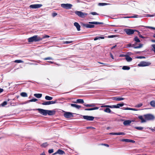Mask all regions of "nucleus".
<instances>
[{"mask_svg": "<svg viewBox=\"0 0 155 155\" xmlns=\"http://www.w3.org/2000/svg\"><path fill=\"white\" fill-rule=\"evenodd\" d=\"M48 145V144H47V143L46 142L45 143H44L43 144H42L41 145V146L42 147H47Z\"/></svg>", "mask_w": 155, "mask_h": 155, "instance_id": "nucleus-36", "label": "nucleus"}, {"mask_svg": "<svg viewBox=\"0 0 155 155\" xmlns=\"http://www.w3.org/2000/svg\"><path fill=\"white\" fill-rule=\"evenodd\" d=\"M53 98V97H45V99L48 100H51Z\"/></svg>", "mask_w": 155, "mask_h": 155, "instance_id": "nucleus-52", "label": "nucleus"}, {"mask_svg": "<svg viewBox=\"0 0 155 155\" xmlns=\"http://www.w3.org/2000/svg\"><path fill=\"white\" fill-rule=\"evenodd\" d=\"M116 47H117V45H114V46H113L111 48V50H112V49H114V48H116Z\"/></svg>", "mask_w": 155, "mask_h": 155, "instance_id": "nucleus-59", "label": "nucleus"}, {"mask_svg": "<svg viewBox=\"0 0 155 155\" xmlns=\"http://www.w3.org/2000/svg\"><path fill=\"white\" fill-rule=\"evenodd\" d=\"M130 68V67L126 66H124L122 68V69L124 70H129Z\"/></svg>", "mask_w": 155, "mask_h": 155, "instance_id": "nucleus-31", "label": "nucleus"}, {"mask_svg": "<svg viewBox=\"0 0 155 155\" xmlns=\"http://www.w3.org/2000/svg\"><path fill=\"white\" fill-rule=\"evenodd\" d=\"M137 44V43L136 42L134 44H132V47H133L134 48L137 49L140 48L143 46V44H139L138 46H136Z\"/></svg>", "mask_w": 155, "mask_h": 155, "instance_id": "nucleus-13", "label": "nucleus"}, {"mask_svg": "<svg viewBox=\"0 0 155 155\" xmlns=\"http://www.w3.org/2000/svg\"><path fill=\"white\" fill-rule=\"evenodd\" d=\"M150 105L153 107H155V101H152L150 102Z\"/></svg>", "mask_w": 155, "mask_h": 155, "instance_id": "nucleus-25", "label": "nucleus"}, {"mask_svg": "<svg viewBox=\"0 0 155 155\" xmlns=\"http://www.w3.org/2000/svg\"><path fill=\"white\" fill-rule=\"evenodd\" d=\"M136 31L138 32V35L141 38H144V37L140 34V32L139 31Z\"/></svg>", "mask_w": 155, "mask_h": 155, "instance_id": "nucleus-39", "label": "nucleus"}, {"mask_svg": "<svg viewBox=\"0 0 155 155\" xmlns=\"http://www.w3.org/2000/svg\"><path fill=\"white\" fill-rule=\"evenodd\" d=\"M123 109H124V110H132V108H129V107H126V108L123 107Z\"/></svg>", "mask_w": 155, "mask_h": 155, "instance_id": "nucleus-46", "label": "nucleus"}, {"mask_svg": "<svg viewBox=\"0 0 155 155\" xmlns=\"http://www.w3.org/2000/svg\"><path fill=\"white\" fill-rule=\"evenodd\" d=\"M144 116L146 120H153L155 118L154 116L153 115L150 114L144 115Z\"/></svg>", "mask_w": 155, "mask_h": 155, "instance_id": "nucleus-3", "label": "nucleus"}, {"mask_svg": "<svg viewBox=\"0 0 155 155\" xmlns=\"http://www.w3.org/2000/svg\"><path fill=\"white\" fill-rule=\"evenodd\" d=\"M72 102L76 103L83 104L84 103V101L83 99H78L76 100V101H73Z\"/></svg>", "mask_w": 155, "mask_h": 155, "instance_id": "nucleus-19", "label": "nucleus"}, {"mask_svg": "<svg viewBox=\"0 0 155 155\" xmlns=\"http://www.w3.org/2000/svg\"><path fill=\"white\" fill-rule=\"evenodd\" d=\"M99 5H101L103 6L106 5V4L105 3H99Z\"/></svg>", "mask_w": 155, "mask_h": 155, "instance_id": "nucleus-60", "label": "nucleus"}, {"mask_svg": "<svg viewBox=\"0 0 155 155\" xmlns=\"http://www.w3.org/2000/svg\"><path fill=\"white\" fill-rule=\"evenodd\" d=\"M99 108V107H94L91 108H87L85 109V110H97Z\"/></svg>", "mask_w": 155, "mask_h": 155, "instance_id": "nucleus-24", "label": "nucleus"}, {"mask_svg": "<svg viewBox=\"0 0 155 155\" xmlns=\"http://www.w3.org/2000/svg\"><path fill=\"white\" fill-rule=\"evenodd\" d=\"M3 89L0 88V93L3 92Z\"/></svg>", "mask_w": 155, "mask_h": 155, "instance_id": "nucleus-63", "label": "nucleus"}, {"mask_svg": "<svg viewBox=\"0 0 155 155\" xmlns=\"http://www.w3.org/2000/svg\"><path fill=\"white\" fill-rule=\"evenodd\" d=\"M138 118L141 120V123H144L146 121V120L145 119H144L142 116H139L138 117Z\"/></svg>", "mask_w": 155, "mask_h": 155, "instance_id": "nucleus-26", "label": "nucleus"}, {"mask_svg": "<svg viewBox=\"0 0 155 155\" xmlns=\"http://www.w3.org/2000/svg\"><path fill=\"white\" fill-rule=\"evenodd\" d=\"M40 155H46L45 154V153L44 152H43L42 153L40 154Z\"/></svg>", "mask_w": 155, "mask_h": 155, "instance_id": "nucleus-64", "label": "nucleus"}, {"mask_svg": "<svg viewBox=\"0 0 155 155\" xmlns=\"http://www.w3.org/2000/svg\"><path fill=\"white\" fill-rule=\"evenodd\" d=\"M125 98L123 97H117L116 98L114 99L113 100L116 101H120L124 100Z\"/></svg>", "mask_w": 155, "mask_h": 155, "instance_id": "nucleus-28", "label": "nucleus"}, {"mask_svg": "<svg viewBox=\"0 0 155 155\" xmlns=\"http://www.w3.org/2000/svg\"><path fill=\"white\" fill-rule=\"evenodd\" d=\"M59 102L57 100H55L54 101H48L44 102L42 103V104L43 105H48L51 104H54V103H58Z\"/></svg>", "mask_w": 155, "mask_h": 155, "instance_id": "nucleus-8", "label": "nucleus"}, {"mask_svg": "<svg viewBox=\"0 0 155 155\" xmlns=\"http://www.w3.org/2000/svg\"><path fill=\"white\" fill-rule=\"evenodd\" d=\"M28 39L29 42H32L40 41L42 40V38H41L40 37L38 36V35H35L29 38Z\"/></svg>", "mask_w": 155, "mask_h": 155, "instance_id": "nucleus-2", "label": "nucleus"}, {"mask_svg": "<svg viewBox=\"0 0 155 155\" xmlns=\"http://www.w3.org/2000/svg\"><path fill=\"white\" fill-rule=\"evenodd\" d=\"M39 112L42 115L44 116L47 115V110H44L42 109L38 108L37 109Z\"/></svg>", "mask_w": 155, "mask_h": 155, "instance_id": "nucleus-10", "label": "nucleus"}, {"mask_svg": "<svg viewBox=\"0 0 155 155\" xmlns=\"http://www.w3.org/2000/svg\"><path fill=\"white\" fill-rule=\"evenodd\" d=\"M151 64V63L150 62H147L144 61H142L138 64L139 67H145L149 66Z\"/></svg>", "mask_w": 155, "mask_h": 155, "instance_id": "nucleus-6", "label": "nucleus"}, {"mask_svg": "<svg viewBox=\"0 0 155 155\" xmlns=\"http://www.w3.org/2000/svg\"><path fill=\"white\" fill-rule=\"evenodd\" d=\"M54 152V150L53 149H50L48 150V152L49 153H53Z\"/></svg>", "mask_w": 155, "mask_h": 155, "instance_id": "nucleus-47", "label": "nucleus"}, {"mask_svg": "<svg viewBox=\"0 0 155 155\" xmlns=\"http://www.w3.org/2000/svg\"><path fill=\"white\" fill-rule=\"evenodd\" d=\"M134 128L138 130H141L143 129V127H134Z\"/></svg>", "mask_w": 155, "mask_h": 155, "instance_id": "nucleus-37", "label": "nucleus"}, {"mask_svg": "<svg viewBox=\"0 0 155 155\" xmlns=\"http://www.w3.org/2000/svg\"><path fill=\"white\" fill-rule=\"evenodd\" d=\"M100 145H104V146H105L107 147H109V145L107 144H105V143H101V144H100Z\"/></svg>", "mask_w": 155, "mask_h": 155, "instance_id": "nucleus-48", "label": "nucleus"}, {"mask_svg": "<svg viewBox=\"0 0 155 155\" xmlns=\"http://www.w3.org/2000/svg\"><path fill=\"white\" fill-rule=\"evenodd\" d=\"M134 40L137 42H140V41L137 36L135 37L134 39Z\"/></svg>", "mask_w": 155, "mask_h": 155, "instance_id": "nucleus-30", "label": "nucleus"}, {"mask_svg": "<svg viewBox=\"0 0 155 155\" xmlns=\"http://www.w3.org/2000/svg\"><path fill=\"white\" fill-rule=\"evenodd\" d=\"M84 105L86 107H94L95 106V104H84Z\"/></svg>", "mask_w": 155, "mask_h": 155, "instance_id": "nucleus-22", "label": "nucleus"}, {"mask_svg": "<svg viewBox=\"0 0 155 155\" xmlns=\"http://www.w3.org/2000/svg\"><path fill=\"white\" fill-rule=\"evenodd\" d=\"M137 58H145V57L144 56H137Z\"/></svg>", "mask_w": 155, "mask_h": 155, "instance_id": "nucleus-53", "label": "nucleus"}, {"mask_svg": "<svg viewBox=\"0 0 155 155\" xmlns=\"http://www.w3.org/2000/svg\"><path fill=\"white\" fill-rule=\"evenodd\" d=\"M152 46L153 47L152 51H153L154 53H155V44H153L152 45Z\"/></svg>", "mask_w": 155, "mask_h": 155, "instance_id": "nucleus-44", "label": "nucleus"}, {"mask_svg": "<svg viewBox=\"0 0 155 155\" xmlns=\"http://www.w3.org/2000/svg\"><path fill=\"white\" fill-rule=\"evenodd\" d=\"M43 59L45 60H53V58L51 57H47V58H43Z\"/></svg>", "mask_w": 155, "mask_h": 155, "instance_id": "nucleus-41", "label": "nucleus"}, {"mask_svg": "<svg viewBox=\"0 0 155 155\" xmlns=\"http://www.w3.org/2000/svg\"><path fill=\"white\" fill-rule=\"evenodd\" d=\"M104 111L105 112L108 113H110L111 112V110H110V109L109 108H106L104 110Z\"/></svg>", "mask_w": 155, "mask_h": 155, "instance_id": "nucleus-32", "label": "nucleus"}, {"mask_svg": "<svg viewBox=\"0 0 155 155\" xmlns=\"http://www.w3.org/2000/svg\"><path fill=\"white\" fill-rule=\"evenodd\" d=\"M42 6L41 4H34L30 5L29 7L32 8H40Z\"/></svg>", "mask_w": 155, "mask_h": 155, "instance_id": "nucleus-12", "label": "nucleus"}, {"mask_svg": "<svg viewBox=\"0 0 155 155\" xmlns=\"http://www.w3.org/2000/svg\"><path fill=\"white\" fill-rule=\"evenodd\" d=\"M37 101H38V100L37 99L34 98L28 101L27 102H35Z\"/></svg>", "mask_w": 155, "mask_h": 155, "instance_id": "nucleus-35", "label": "nucleus"}, {"mask_svg": "<svg viewBox=\"0 0 155 155\" xmlns=\"http://www.w3.org/2000/svg\"><path fill=\"white\" fill-rule=\"evenodd\" d=\"M34 95L35 97H41L42 94H34Z\"/></svg>", "mask_w": 155, "mask_h": 155, "instance_id": "nucleus-33", "label": "nucleus"}, {"mask_svg": "<svg viewBox=\"0 0 155 155\" xmlns=\"http://www.w3.org/2000/svg\"><path fill=\"white\" fill-rule=\"evenodd\" d=\"M110 134L113 135H125V134L123 132H118V133H110Z\"/></svg>", "mask_w": 155, "mask_h": 155, "instance_id": "nucleus-20", "label": "nucleus"}, {"mask_svg": "<svg viewBox=\"0 0 155 155\" xmlns=\"http://www.w3.org/2000/svg\"><path fill=\"white\" fill-rule=\"evenodd\" d=\"M104 37L102 36H97L95 37L94 39V41H96L98 39H104Z\"/></svg>", "mask_w": 155, "mask_h": 155, "instance_id": "nucleus-27", "label": "nucleus"}, {"mask_svg": "<svg viewBox=\"0 0 155 155\" xmlns=\"http://www.w3.org/2000/svg\"><path fill=\"white\" fill-rule=\"evenodd\" d=\"M7 104V102L6 101H4L2 103L1 105L2 106L4 107Z\"/></svg>", "mask_w": 155, "mask_h": 155, "instance_id": "nucleus-40", "label": "nucleus"}, {"mask_svg": "<svg viewBox=\"0 0 155 155\" xmlns=\"http://www.w3.org/2000/svg\"><path fill=\"white\" fill-rule=\"evenodd\" d=\"M126 55H124V54H121L120 55V57H126Z\"/></svg>", "mask_w": 155, "mask_h": 155, "instance_id": "nucleus-58", "label": "nucleus"}, {"mask_svg": "<svg viewBox=\"0 0 155 155\" xmlns=\"http://www.w3.org/2000/svg\"><path fill=\"white\" fill-rule=\"evenodd\" d=\"M50 37L49 36L47 35H45L43 36V38H42V39L43 38H48Z\"/></svg>", "mask_w": 155, "mask_h": 155, "instance_id": "nucleus-49", "label": "nucleus"}, {"mask_svg": "<svg viewBox=\"0 0 155 155\" xmlns=\"http://www.w3.org/2000/svg\"><path fill=\"white\" fill-rule=\"evenodd\" d=\"M124 105L123 103L122 104H119L116 105H112V108H119L120 107H122Z\"/></svg>", "mask_w": 155, "mask_h": 155, "instance_id": "nucleus-16", "label": "nucleus"}, {"mask_svg": "<svg viewBox=\"0 0 155 155\" xmlns=\"http://www.w3.org/2000/svg\"><path fill=\"white\" fill-rule=\"evenodd\" d=\"M117 36V35H109L108 36V38H113L114 37H115Z\"/></svg>", "mask_w": 155, "mask_h": 155, "instance_id": "nucleus-43", "label": "nucleus"}, {"mask_svg": "<svg viewBox=\"0 0 155 155\" xmlns=\"http://www.w3.org/2000/svg\"><path fill=\"white\" fill-rule=\"evenodd\" d=\"M73 113L70 112H65L64 114V116L65 118H69L73 116Z\"/></svg>", "mask_w": 155, "mask_h": 155, "instance_id": "nucleus-9", "label": "nucleus"}, {"mask_svg": "<svg viewBox=\"0 0 155 155\" xmlns=\"http://www.w3.org/2000/svg\"><path fill=\"white\" fill-rule=\"evenodd\" d=\"M83 117L84 119L89 121H92L94 119V117L91 116H83Z\"/></svg>", "mask_w": 155, "mask_h": 155, "instance_id": "nucleus-11", "label": "nucleus"}, {"mask_svg": "<svg viewBox=\"0 0 155 155\" xmlns=\"http://www.w3.org/2000/svg\"><path fill=\"white\" fill-rule=\"evenodd\" d=\"M121 141L123 142L124 141L127 142H131L133 143H134L135 142V141L134 140L128 139H123L121 140Z\"/></svg>", "mask_w": 155, "mask_h": 155, "instance_id": "nucleus-17", "label": "nucleus"}, {"mask_svg": "<svg viewBox=\"0 0 155 155\" xmlns=\"http://www.w3.org/2000/svg\"><path fill=\"white\" fill-rule=\"evenodd\" d=\"M64 151L60 149H59L57 150V151L56 152L53 153L52 155H55L57 154H58L60 155H63V154H64Z\"/></svg>", "mask_w": 155, "mask_h": 155, "instance_id": "nucleus-14", "label": "nucleus"}, {"mask_svg": "<svg viewBox=\"0 0 155 155\" xmlns=\"http://www.w3.org/2000/svg\"><path fill=\"white\" fill-rule=\"evenodd\" d=\"M110 56L111 58H112L113 59H114V57L112 54L110 53Z\"/></svg>", "mask_w": 155, "mask_h": 155, "instance_id": "nucleus-62", "label": "nucleus"}, {"mask_svg": "<svg viewBox=\"0 0 155 155\" xmlns=\"http://www.w3.org/2000/svg\"><path fill=\"white\" fill-rule=\"evenodd\" d=\"M127 47H132V44H128L127 45Z\"/></svg>", "mask_w": 155, "mask_h": 155, "instance_id": "nucleus-56", "label": "nucleus"}, {"mask_svg": "<svg viewBox=\"0 0 155 155\" xmlns=\"http://www.w3.org/2000/svg\"><path fill=\"white\" fill-rule=\"evenodd\" d=\"M72 41H64L63 43L64 44H68L73 42Z\"/></svg>", "mask_w": 155, "mask_h": 155, "instance_id": "nucleus-38", "label": "nucleus"}, {"mask_svg": "<svg viewBox=\"0 0 155 155\" xmlns=\"http://www.w3.org/2000/svg\"><path fill=\"white\" fill-rule=\"evenodd\" d=\"M91 14L94 15H98V14L97 13L94 12H92Z\"/></svg>", "mask_w": 155, "mask_h": 155, "instance_id": "nucleus-54", "label": "nucleus"}, {"mask_svg": "<svg viewBox=\"0 0 155 155\" xmlns=\"http://www.w3.org/2000/svg\"><path fill=\"white\" fill-rule=\"evenodd\" d=\"M76 105L77 104H71V106L72 107H76Z\"/></svg>", "mask_w": 155, "mask_h": 155, "instance_id": "nucleus-57", "label": "nucleus"}, {"mask_svg": "<svg viewBox=\"0 0 155 155\" xmlns=\"http://www.w3.org/2000/svg\"><path fill=\"white\" fill-rule=\"evenodd\" d=\"M146 27V28H148L149 29H152L153 30H155V28H154V27H150V26H147Z\"/></svg>", "mask_w": 155, "mask_h": 155, "instance_id": "nucleus-51", "label": "nucleus"}, {"mask_svg": "<svg viewBox=\"0 0 155 155\" xmlns=\"http://www.w3.org/2000/svg\"><path fill=\"white\" fill-rule=\"evenodd\" d=\"M142 105L143 104L142 103H140L135 105V107H141Z\"/></svg>", "mask_w": 155, "mask_h": 155, "instance_id": "nucleus-42", "label": "nucleus"}, {"mask_svg": "<svg viewBox=\"0 0 155 155\" xmlns=\"http://www.w3.org/2000/svg\"><path fill=\"white\" fill-rule=\"evenodd\" d=\"M14 62L15 63H23V61L21 60H15Z\"/></svg>", "mask_w": 155, "mask_h": 155, "instance_id": "nucleus-34", "label": "nucleus"}, {"mask_svg": "<svg viewBox=\"0 0 155 155\" xmlns=\"http://www.w3.org/2000/svg\"><path fill=\"white\" fill-rule=\"evenodd\" d=\"M74 25L76 27L78 31H80V25L78 22H74Z\"/></svg>", "mask_w": 155, "mask_h": 155, "instance_id": "nucleus-18", "label": "nucleus"}, {"mask_svg": "<svg viewBox=\"0 0 155 155\" xmlns=\"http://www.w3.org/2000/svg\"><path fill=\"white\" fill-rule=\"evenodd\" d=\"M126 60L127 61L130 62L132 61V59L129 56L127 55H126Z\"/></svg>", "mask_w": 155, "mask_h": 155, "instance_id": "nucleus-23", "label": "nucleus"}, {"mask_svg": "<svg viewBox=\"0 0 155 155\" xmlns=\"http://www.w3.org/2000/svg\"><path fill=\"white\" fill-rule=\"evenodd\" d=\"M108 107L110 108H112V106L110 105H104V106H101V107Z\"/></svg>", "mask_w": 155, "mask_h": 155, "instance_id": "nucleus-45", "label": "nucleus"}, {"mask_svg": "<svg viewBox=\"0 0 155 155\" xmlns=\"http://www.w3.org/2000/svg\"><path fill=\"white\" fill-rule=\"evenodd\" d=\"M81 107V106H80V105H76V108H77V109H79Z\"/></svg>", "mask_w": 155, "mask_h": 155, "instance_id": "nucleus-55", "label": "nucleus"}, {"mask_svg": "<svg viewBox=\"0 0 155 155\" xmlns=\"http://www.w3.org/2000/svg\"><path fill=\"white\" fill-rule=\"evenodd\" d=\"M75 13L79 17L84 18L87 15V13H83L81 11H76L75 12Z\"/></svg>", "mask_w": 155, "mask_h": 155, "instance_id": "nucleus-4", "label": "nucleus"}, {"mask_svg": "<svg viewBox=\"0 0 155 155\" xmlns=\"http://www.w3.org/2000/svg\"><path fill=\"white\" fill-rule=\"evenodd\" d=\"M124 31L127 35H130L133 34L135 31H137V30L131 29H124Z\"/></svg>", "mask_w": 155, "mask_h": 155, "instance_id": "nucleus-5", "label": "nucleus"}, {"mask_svg": "<svg viewBox=\"0 0 155 155\" xmlns=\"http://www.w3.org/2000/svg\"><path fill=\"white\" fill-rule=\"evenodd\" d=\"M131 123V121L130 120H126L123 122V124L124 125H129Z\"/></svg>", "mask_w": 155, "mask_h": 155, "instance_id": "nucleus-21", "label": "nucleus"}, {"mask_svg": "<svg viewBox=\"0 0 155 155\" xmlns=\"http://www.w3.org/2000/svg\"><path fill=\"white\" fill-rule=\"evenodd\" d=\"M61 6L63 8L66 9H71L72 7V5L70 4H62Z\"/></svg>", "mask_w": 155, "mask_h": 155, "instance_id": "nucleus-7", "label": "nucleus"}, {"mask_svg": "<svg viewBox=\"0 0 155 155\" xmlns=\"http://www.w3.org/2000/svg\"><path fill=\"white\" fill-rule=\"evenodd\" d=\"M20 95L23 97H27V94L25 92H23L21 93Z\"/></svg>", "mask_w": 155, "mask_h": 155, "instance_id": "nucleus-29", "label": "nucleus"}, {"mask_svg": "<svg viewBox=\"0 0 155 155\" xmlns=\"http://www.w3.org/2000/svg\"><path fill=\"white\" fill-rule=\"evenodd\" d=\"M89 23L90 24H83L82 26L84 28H94V25H91L90 24L97 25L102 24H103L102 22L97 21L89 22Z\"/></svg>", "mask_w": 155, "mask_h": 155, "instance_id": "nucleus-1", "label": "nucleus"}, {"mask_svg": "<svg viewBox=\"0 0 155 155\" xmlns=\"http://www.w3.org/2000/svg\"><path fill=\"white\" fill-rule=\"evenodd\" d=\"M86 128L87 129H89L90 128H94L93 127H86Z\"/></svg>", "mask_w": 155, "mask_h": 155, "instance_id": "nucleus-61", "label": "nucleus"}, {"mask_svg": "<svg viewBox=\"0 0 155 155\" xmlns=\"http://www.w3.org/2000/svg\"><path fill=\"white\" fill-rule=\"evenodd\" d=\"M57 15V13H56L54 12L52 13V15L53 17H54Z\"/></svg>", "mask_w": 155, "mask_h": 155, "instance_id": "nucleus-50", "label": "nucleus"}, {"mask_svg": "<svg viewBox=\"0 0 155 155\" xmlns=\"http://www.w3.org/2000/svg\"><path fill=\"white\" fill-rule=\"evenodd\" d=\"M47 115L48 114L49 115H53L55 114V111L53 110H47Z\"/></svg>", "mask_w": 155, "mask_h": 155, "instance_id": "nucleus-15", "label": "nucleus"}]
</instances>
